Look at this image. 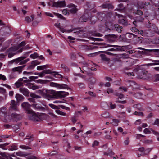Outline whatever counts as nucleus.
Listing matches in <instances>:
<instances>
[{
	"instance_id": "obj_58",
	"label": "nucleus",
	"mask_w": 159,
	"mask_h": 159,
	"mask_svg": "<svg viewBox=\"0 0 159 159\" xmlns=\"http://www.w3.org/2000/svg\"><path fill=\"white\" fill-rule=\"evenodd\" d=\"M129 138L128 137H127L126 138V139L124 141L125 144L127 145L129 144Z\"/></svg>"
},
{
	"instance_id": "obj_30",
	"label": "nucleus",
	"mask_w": 159,
	"mask_h": 159,
	"mask_svg": "<svg viewBox=\"0 0 159 159\" xmlns=\"http://www.w3.org/2000/svg\"><path fill=\"white\" fill-rule=\"evenodd\" d=\"M32 106L33 108L37 109L43 110L44 109L43 107L37 104H33L32 105Z\"/></svg>"
},
{
	"instance_id": "obj_8",
	"label": "nucleus",
	"mask_w": 159,
	"mask_h": 159,
	"mask_svg": "<svg viewBox=\"0 0 159 159\" xmlns=\"http://www.w3.org/2000/svg\"><path fill=\"white\" fill-rule=\"evenodd\" d=\"M128 56L126 54H123L122 56L120 58H114L113 60V65L115 66L116 67H119L122 66V61L121 59H123L124 58H127Z\"/></svg>"
},
{
	"instance_id": "obj_21",
	"label": "nucleus",
	"mask_w": 159,
	"mask_h": 159,
	"mask_svg": "<svg viewBox=\"0 0 159 159\" xmlns=\"http://www.w3.org/2000/svg\"><path fill=\"white\" fill-rule=\"evenodd\" d=\"M66 93L64 91H57V98L58 97H62L66 96Z\"/></svg>"
},
{
	"instance_id": "obj_45",
	"label": "nucleus",
	"mask_w": 159,
	"mask_h": 159,
	"mask_svg": "<svg viewBox=\"0 0 159 159\" xmlns=\"http://www.w3.org/2000/svg\"><path fill=\"white\" fill-rule=\"evenodd\" d=\"M62 13L64 15H69L70 13V12H69V10L67 9H63L62 11Z\"/></svg>"
},
{
	"instance_id": "obj_10",
	"label": "nucleus",
	"mask_w": 159,
	"mask_h": 159,
	"mask_svg": "<svg viewBox=\"0 0 159 159\" xmlns=\"http://www.w3.org/2000/svg\"><path fill=\"white\" fill-rule=\"evenodd\" d=\"M123 28L118 24H111L110 26L108 29L116 31L118 33H121Z\"/></svg>"
},
{
	"instance_id": "obj_33",
	"label": "nucleus",
	"mask_w": 159,
	"mask_h": 159,
	"mask_svg": "<svg viewBox=\"0 0 159 159\" xmlns=\"http://www.w3.org/2000/svg\"><path fill=\"white\" fill-rule=\"evenodd\" d=\"M39 57V54L36 52H34L33 54H31L30 57L33 59H35Z\"/></svg>"
},
{
	"instance_id": "obj_9",
	"label": "nucleus",
	"mask_w": 159,
	"mask_h": 159,
	"mask_svg": "<svg viewBox=\"0 0 159 159\" xmlns=\"http://www.w3.org/2000/svg\"><path fill=\"white\" fill-rule=\"evenodd\" d=\"M139 70H135L136 74L140 79H146L150 77V74H147L148 71L146 70L142 71L141 72H139Z\"/></svg>"
},
{
	"instance_id": "obj_22",
	"label": "nucleus",
	"mask_w": 159,
	"mask_h": 159,
	"mask_svg": "<svg viewBox=\"0 0 159 159\" xmlns=\"http://www.w3.org/2000/svg\"><path fill=\"white\" fill-rule=\"evenodd\" d=\"M60 30L62 33L66 32L67 33H70L73 31H75V29H71L69 30H66L63 28H60Z\"/></svg>"
},
{
	"instance_id": "obj_63",
	"label": "nucleus",
	"mask_w": 159,
	"mask_h": 159,
	"mask_svg": "<svg viewBox=\"0 0 159 159\" xmlns=\"http://www.w3.org/2000/svg\"><path fill=\"white\" fill-rule=\"evenodd\" d=\"M86 93H88L90 96H93V97H95L96 94H94L93 92H92L91 91H89L88 93L86 92Z\"/></svg>"
},
{
	"instance_id": "obj_29",
	"label": "nucleus",
	"mask_w": 159,
	"mask_h": 159,
	"mask_svg": "<svg viewBox=\"0 0 159 159\" xmlns=\"http://www.w3.org/2000/svg\"><path fill=\"white\" fill-rule=\"evenodd\" d=\"M13 70V72L12 73L11 75L10 76V79H13V78H15V77L13 76H15V71H17L18 72L19 74H20L22 72V70Z\"/></svg>"
},
{
	"instance_id": "obj_12",
	"label": "nucleus",
	"mask_w": 159,
	"mask_h": 159,
	"mask_svg": "<svg viewBox=\"0 0 159 159\" xmlns=\"http://www.w3.org/2000/svg\"><path fill=\"white\" fill-rule=\"evenodd\" d=\"M67 7L69 9V12L71 14H75L78 11V9L77 8V6L74 4L71 3L68 5Z\"/></svg>"
},
{
	"instance_id": "obj_11",
	"label": "nucleus",
	"mask_w": 159,
	"mask_h": 159,
	"mask_svg": "<svg viewBox=\"0 0 159 159\" xmlns=\"http://www.w3.org/2000/svg\"><path fill=\"white\" fill-rule=\"evenodd\" d=\"M10 105L9 108L10 111H18L17 103L14 100H12L11 101Z\"/></svg>"
},
{
	"instance_id": "obj_38",
	"label": "nucleus",
	"mask_w": 159,
	"mask_h": 159,
	"mask_svg": "<svg viewBox=\"0 0 159 159\" xmlns=\"http://www.w3.org/2000/svg\"><path fill=\"white\" fill-rule=\"evenodd\" d=\"M136 20L139 22H143L144 20V17L141 16L136 17Z\"/></svg>"
},
{
	"instance_id": "obj_48",
	"label": "nucleus",
	"mask_w": 159,
	"mask_h": 159,
	"mask_svg": "<svg viewBox=\"0 0 159 159\" xmlns=\"http://www.w3.org/2000/svg\"><path fill=\"white\" fill-rule=\"evenodd\" d=\"M102 116L103 117L107 118L109 117V115L108 112H106L102 114Z\"/></svg>"
},
{
	"instance_id": "obj_53",
	"label": "nucleus",
	"mask_w": 159,
	"mask_h": 159,
	"mask_svg": "<svg viewBox=\"0 0 159 159\" xmlns=\"http://www.w3.org/2000/svg\"><path fill=\"white\" fill-rule=\"evenodd\" d=\"M99 142L97 140H95L93 144H92V147H94L96 146H98L99 144Z\"/></svg>"
},
{
	"instance_id": "obj_6",
	"label": "nucleus",
	"mask_w": 159,
	"mask_h": 159,
	"mask_svg": "<svg viewBox=\"0 0 159 159\" xmlns=\"http://www.w3.org/2000/svg\"><path fill=\"white\" fill-rule=\"evenodd\" d=\"M80 19L83 22H86L89 19L91 23L93 24H95L97 20L98 19L97 16H93L92 17H90L88 14L85 13H84Z\"/></svg>"
},
{
	"instance_id": "obj_55",
	"label": "nucleus",
	"mask_w": 159,
	"mask_h": 159,
	"mask_svg": "<svg viewBox=\"0 0 159 159\" xmlns=\"http://www.w3.org/2000/svg\"><path fill=\"white\" fill-rule=\"evenodd\" d=\"M135 70H134V72L127 73V75L128 76H134L136 74Z\"/></svg>"
},
{
	"instance_id": "obj_13",
	"label": "nucleus",
	"mask_w": 159,
	"mask_h": 159,
	"mask_svg": "<svg viewBox=\"0 0 159 159\" xmlns=\"http://www.w3.org/2000/svg\"><path fill=\"white\" fill-rule=\"evenodd\" d=\"M66 6V4L64 1L54 2L52 3V7H63Z\"/></svg>"
},
{
	"instance_id": "obj_32",
	"label": "nucleus",
	"mask_w": 159,
	"mask_h": 159,
	"mask_svg": "<svg viewBox=\"0 0 159 159\" xmlns=\"http://www.w3.org/2000/svg\"><path fill=\"white\" fill-rule=\"evenodd\" d=\"M29 87L33 90H36L37 89L39 88V87L38 86L36 85H34L33 84H31L30 83L28 84Z\"/></svg>"
},
{
	"instance_id": "obj_19",
	"label": "nucleus",
	"mask_w": 159,
	"mask_h": 159,
	"mask_svg": "<svg viewBox=\"0 0 159 159\" xmlns=\"http://www.w3.org/2000/svg\"><path fill=\"white\" fill-rule=\"evenodd\" d=\"M19 90L24 95L29 96L30 92L28 89L24 87H21L19 89Z\"/></svg>"
},
{
	"instance_id": "obj_7",
	"label": "nucleus",
	"mask_w": 159,
	"mask_h": 159,
	"mask_svg": "<svg viewBox=\"0 0 159 159\" xmlns=\"http://www.w3.org/2000/svg\"><path fill=\"white\" fill-rule=\"evenodd\" d=\"M28 114H29V118L30 120L34 122L41 120V117L39 113H36L32 110V111Z\"/></svg>"
},
{
	"instance_id": "obj_44",
	"label": "nucleus",
	"mask_w": 159,
	"mask_h": 159,
	"mask_svg": "<svg viewBox=\"0 0 159 159\" xmlns=\"http://www.w3.org/2000/svg\"><path fill=\"white\" fill-rule=\"evenodd\" d=\"M26 66L25 65H23L21 66H20L12 68L11 70H22V69Z\"/></svg>"
},
{
	"instance_id": "obj_51",
	"label": "nucleus",
	"mask_w": 159,
	"mask_h": 159,
	"mask_svg": "<svg viewBox=\"0 0 159 159\" xmlns=\"http://www.w3.org/2000/svg\"><path fill=\"white\" fill-rule=\"evenodd\" d=\"M114 92V90L111 88H109L107 89V92L108 94L113 93Z\"/></svg>"
},
{
	"instance_id": "obj_23",
	"label": "nucleus",
	"mask_w": 159,
	"mask_h": 159,
	"mask_svg": "<svg viewBox=\"0 0 159 159\" xmlns=\"http://www.w3.org/2000/svg\"><path fill=\"white\" fill-rule=\"evenodd\" d=\"M50 66L48 65H46L42 66H39L37 67V70H45L48 68H50Z\"/></svg>"
},
{
	"instance_id": "obj_31",
	"label": "nucleus",
	"mask_w": 159,
	"mask_h": 159,
	"mask_svg": "<svg viewBox=\"0 0 159 159\" xmlns=\"http://www.w3.org/2000/svg\"><path fill=\"white\" fill-rule=\"evenodd\" d=\"M133 14L134 15L137 14L139 16H142L143 15V12L141 10L138 9L136 11H133Z\"/></svg>"
},
{
	"instance_id": "obj_57",
	"label": "nucleus",
	"mask_w": 159,
	"mask_h": 159,
	"mask_svg": "<svg viewBox=\"0 0 159 159\" xmlns=\"http://www.w3.org/2000/svg\"><path fill=\"white\" fill-rule=\"evenodd\" d=\"M143 143L145 144H150L152 143V140H146L144 141Z\"/></svg>"
},
{
	"instance_id": "obj_15",
	"label": "nucleus",
	"mask_w": 159,
	"mask_h": 159,
	"mask_svg": "<svg viewBox=\"0 0 159 159\" xmlns=\"http://www.w3.org/2000/svg\"><path fill=\"white\" fill-rule=\"evenodd\" d=\"M105 37L107 40L110 42H114L117 38L115 34H109L105 35Z\"/></svg>"
},
{
	"instance_id": "obj_28",
	"label": "nucleus",
	"mask_w": 159,
	"mask_h": 159,
	"mask_svg": "<svg viewBox=\"0 0 159 159\" xmlns=\"http://www.w3.org/2000/svg\"><path fill=\"white\" fill-rule=\"evenodd\" d=\"M19 49L18 47H11L8 50H7V52H15L17 51Z\"/></svg>"
},
{
	"instance_id": "obj_5",
	"label": "nucleus",
	"mask_w": 159,
	"mask_h": 159,
	"mask_svg": "<svg viewBox=\"0 0 159 159\" xmlns=\"http://www.w3.org/2000/svg\"><path fill=\"white\" fill-rule=\"evenodd\" d=\"M50 74L52 75H53L55 77L58 78H61L62 77V76L57 73V72L53 71L52 72L51 70H43L42 72L35 73L36 75L39 74V76L40 77H42L44 76L46 74Z\"/></svg>"
},
{
	"instance_id": "obj_3",
	"label": "nucleus",
	"mask_w": 159,
	"mask_h": 159,
	"mask_svg": "<svg viewBox=\"0 0 159 159\" xmlns=\"http://www.w3.org/2000/svg\"><path fill=\"white\" fill-rule=\"evenodd\" d=\"M43 96L48 100L57 98V92L53 90L43 89Z\"/></svg>"
},
{
	"instance_id": "obj_39",
	"label": "nucleus",
	"mask_w": 159,
	"mask_h": 159,
	"mask_svg": "<svg viewBox=\"0 0 159 159\" xmlns=\"http://www.w3.org/2000/svg\"><path fill=\"white\" fill-rule=\"evenodd\" d=\"M15 84L16 87L18 88L21 86H22L23 85V83L21 82L17 81L15 83Z\"/></svg>"
},
{
	"instance_id": "obj_4",
	"label": "nucleus",
	"mask_w": 159,
	"mask_h": 159,
	"mask_svg": "<svg viewBox=\"0 0 159 159\" xmlns=\"http://www.w3.org/2000/svg\"><path fill=\"white\" fill-rule=\"evenodd\" d=\"M26 57V56H23L11 60L8 62V65H10L14 63L15 64L19 63V65L25 64L30 60L29 58L25 59Z\"/></svg>"
},
{
	"instance_id": "obj_36",
	"label": "nucleus",
	"mask_w": 159,
	"mask_h": 159,
	"mask_svg": "<svg viewBox=\"0 0 159 159\" xmlns=\"http://www.w3.org/2000/svg\"><path fill=\"white\" fill-rule=\"evenodd\" d=\"M55 112L57 114L65 116L66 114V113L60 111V110H59V109L56 110H55Z\"/></svg>"
},
{
	"instance_id": "obj_41",
	"label": "nucleus",
	"mask_w": 159,
	"mask_h": 159,
	"mask_svg": "<svg viewBox=\"0 0 159 159\" xmlns=\"http://www.w3.org/2000/svg\"><path fill=\"white\" fill-rule=\"evenodd\" d=\"M81 72L82 73L84 74H87L88 76H90L91 75H93L94 73L91 72H87L86 71H84V72L82 70H81Z\"/></svg>"
},
{
	"instance_id": "obj_60",
	"label": "nucleus",
	"mask_w": 159,
	"mask_h": 159,
	"mask_svg": "<svg viewBox=\"0 0 159 159\" xmlns=\"http://www.w3.org/2000/svg\"><path fill=\"white\" fill-rule=\"evenodd\" d=\"M8 144H9V143H5L2 144H1V145H0V148H2L3 149H6L5 148H4V147L8 145Z\"/></svg>"
},
{
	"instance_id": "obj_59",
	"label": "nucleus",
	"mask_w": 159,
	"mask_h": 159,
	"mask_svg": "<svg viewBox=\"0 0 159 159\" xmlns=\"http://www.w3.org/2000/svg\"><path fill=\"white\" fill-rule=\"evenodd\" d=\"M78 85L79 87L81 89H83L84 88V84L83 83H80L78 84Z\"/></svg>"
},
{
	"instance_id": "obj_35",
	"label": "nucleus",
	"mask_w": 159,
	"mask_h": 159,
	"mask_svg": "<svg viewBox=\"0 0 159 159\" xmlns=\"http://www.w3.org/2000/svg\"><path fill=\"white\" fill-rule=\"evenodd\" d=\"M96 79L93 77H91L89 79V81L90 82V84L91 85H94L96 82Z\"/></svg>"
},
{
	"instance_id": "obj_37",
	"label": "nucleus",
	"mask_w": 159,
	"mask_h": 159,
	"mask_svg": "<svg viewBox=\"0 0 159 159\" xmlns=\"http://www.w3.org/2000/svg\"><path fill=\"white\" fill-rule=\"evenodd\" d=\"M54 14H55L57 17L60 18L62 20H65V18L61 14H60L58 13H54Z\"/></svg>"
},
{
	"instance_id": "obj_18",
	"label": "nucleus",
	"mask_w": 159,
	"mask_h": 159,
	"mask_svg": "<svg viewBox=\"0 0 159 159\" xmlns=\"http://www.w3.org/2000/svg\"><path fill=\"white\" fill-rule=\"evenodd\" d=\"M40 64V62L38 60H35L32 61L31 62V64L28 67V69H33L37 65Z\"/></svg>"
},
{
	"instance_id": "obj_47",
	"label": "nucleus",
	"mask_w": 159,
	"mask_h": 159,
	"mask_svg": "<svg viewBox=\"0 0 159 159\" xmlns=\"http://www.w3.org/2000/svg\"><path fill=\"white\" fill-rule=\"evenodd\" d=\"M20 148L23 149H30L31 148L28 146L24 145H21L20 146Z\"/></svg>"
},
{
	"instance_id": "obj_61",
	"label": "nucleus",
	"mask_w": 159,
	"mask_h": 159,
	"mask_svg": "<svg viewBox=\"0 0 159 159\" xmlns=\"http://www.w3.org/2000/svg\"><path fill=\"white\" fill-rule=\"evenodd\" d=\"M153 125H156L158 126H159V119H156L155 121L153 123Z\"/></svg>"
},
{
	"instance_id": "obj_1",
	"label": "nucleus",
	"mask_w": 159,
	"mask_h": 159,
	"mask_svg": "<svg viewBox=\"0 0 159 159\" xmlns=\"http://www.w3.org/2000/svg\"><path fill=\"white\" fill-rule=\"evenodd\" d=\"M92 44L99 46V47L101 48H105L107 47H113V48L107 49L105 51H102V53H105L109 55H113L114 54L109 52L108 51H118L122 50V47L118 45H114L107 44L104 43H92Z\"/></svg>"
},
{
	"instance_id": "obj_43",
	"label": "nucleus",
	"mask_w": 159,
	"mask_h": 159,
	"mask_svg": "<svg viewBox=\"0 0 159 159\" xmlns=\"http://www.w3.org/2000/svg\"><path fill=\"white\" fill-rule=\"evenodd\" d=\"M134 106L135 107H136L139 110L141 111H144V109L141 107V105L140 104H137Z\"/></svg>"
},
{
	"instance_id": "obj_34",
	"label": "nucleus",
	"mask_w": 159,
	"mask_h": 159,
	"mask_svg": "<svg viewBox=\"0 0 159 159\" xmlns=\"http://www.w3.org/2000/svg\"><path fill=\"white\" fill-rule=\"evenodd\" d=\"M30 96L33 98H40L41 97L40 96L37 95L34 93H31L30 94Z\"/></svg>"
},
{
	"instance_id": "obj_14",
	"label": "nucleus",
	"mask_w": 159,
	"mask_h": 159,
	"mask_svg": "<svg viewBox=\"0 0 159 159\" xmlns=\"http://www.w3.org/2000/svg\"><path fill=\"white\" fill-rule=\"evenodd\" d=\"M21 106L22 108L26 111V112L28 114L30 112L32 111V110L30 109V105L27 102H24L22 104Z\"/></svg>"
},
{
	"instance_id": "obj_26",
	"label": "nucleus",
	"mask_w": 159,
	"mask_h": 159,
	"mask_svg": "<svg viewBox=\"0 0 159 159\" xmlns=\"http://www.w3.org/2000/svg\"><path fill=\"white\" fill-rule=\"evenodd\" d=\"M100 56L101 57V59L103 61L108 62L110 60V59L107 57L106 56L105 54H101L100 55Z\"/></svg>"
},
{
	"instance_id": "obj_50",
	"label": "nucleus",
	"mask_w": 159,
	"mask_h": 159,
	"mask_svg": "<svg viewBox=\"0 0 159 159\" xmlns=\"http://www.w3.org/2000/svg\"><path fill=\"white\" fill-rule=\"evenodd\" d=\"M49 106L52 108L57 110L58 109H59L58 107L55 105H54L52 104H49Z\"/></svg>"
},
{
	"instance_id": "obj_64",
	"label": "nucleus",
	"mask_w": 159,
	"mask_h": 159,
	"mask_svg": "<svg viewBox=\"0 0 159 159\" xmlns=\"http://www.w3.org/2000/svg\"><path fill=\"white\" fill-rule=\"evenodd\" d=\"M110 108L111 109H114L116 107L115 104H112L111 102H109Z\"/></svg>"
},
{
	"instance_id": "obj_24",
	"label": "nucleus",
	"mask_w": 159,
	"mask_h": 159,
	"mask_svg": "<svg viewBox=\"0 0 159 159\" xmlns=\"http://www.w3.org/2000/svg\"><path fill=\"white\" fill-rule=\"evenodd\" d=\"M16 154L17 156L20 157H25L28 155V154L26 153L25 152L20 151H18L16 152Z\"/></svg>"
},
{
	"instance_id": "obj_62",
	"label": "nucleus",
	"mask_w": 159,
	"mask_h": 159,
	"mask_svg": "<svg viewBox=\"0 0 159 159\" xmlns=\"http://www.w3.org/2000/svg\"><path fill=\"white\" fill-rule=\"evenodd\" d=\"M25 20L28 23L30 22L31 21V18L29 16H26L25 18Z\"/></svg>"
},
{
	"instance_id": "obj_46",
	"label": "nucleus",
	"mask_w": 159,
	"mask_h": 159,
	"mask_svg": "<svg viewBox=\"0 0 159 159\" xmlns=\"http://www.w3.org/2000/svg\"><path fill=\"white\" fill-rule=\"evenodd\" d=\"M146 51L149 52H159V49H145Z\"/></svg>"
},
{
	"instance_id": "obj_2",
	"label": "nucleus",
	"mask_w": 159,
	"mask_h": 159,
	"mask_svg": "<svg viewBox=\"0 0 159 159\" xmlns=\"http://www.w3.org/2000/svg\"><path fill=\"white\" fill-rule=\"evenodd\" d=\"M97 16L99 20L102 21L105 24L113 21L114 17V15L111 12H98Z\"/></svg>"
},
{
	"instance_id": "obj_54",
	"label": "nucleus",
	"mask_w": 159,
	"mask_h": 159,
	"mask_svg": "<svg viewBox=\"0 0 159 159\" xmlns=\"http://www.w3.org/2000/svg\"><path fill=\"white\" fill-rule=\"evenodd\" d=\"M26 44L25 42V41H22V42L20 43L18 45V47L19 48L21 47L22 46H23L25 45Z\"/></svg>"
},
{
	"instance_id": "obj_49",
	"label": "nucleus",
	"mask_w": 159,
	"mask_h": 159,
	"mask_svg": "<svg viewBox=\"0 0 159 159\" xmlns=\"http://www.w3.org/2000/svg\"><path fill=\"white\" fill-rule=\"evenodd\" d=\"M77 116H74L72 117L71 118V120L73 124H75L76 123L77 121V119H76V117H77Z\"/></svg>"
},
{
	"instance_id": "obj_40",
	"label": "nucleus",
	"mask_w": 159,
	"mask_h": 159,
	"mask_svg": "<svg viewBox=\"0 0 159 159\" xmlns=\"http://www.w3.org/2000/svg\"><path fill=\"white\" fill-rule=\"evenodd\" d=\"M67 85L64 84H59L58 85V88H66L67 87Z\"/></svg>"
},
{
	"instance_id": "obj_27",
	"label": "nucleus",
	"mask_w": 159,
	"mask_h": 159,
	"mask_svg": "<svg viewBox=\"0 0 159 159\" xmlns=\"http://www.w3.org/2000/svg\"><path fill=\"white\" fill-rule=\"evenodd\" d=\"M118 22L119 24H121L124 26H125L127 25V22L126 20L123 19H119L118 21Z\"/></svg>"
},
{
	"instance_id": "obj_25",
	"label": "nucleus",
	"mask_w": 159,
	"mask_h": 159,
	"mask_svg": "<svg viewBox=\"0 0 159 159\" xmlns=\"http://www.w3.org/2000/svg\"><path fill=\"white\" fill-rule=\"evenodd\" d=\"M15 97L17 101H22L24 99V97L21 95L17 94L16 95Z\"/></svg>"
},
{
	"instance_id": "obj_17",
	"label": "nucleus",
	"mask_w": 159,
	"mask_h": 159,
	"mask_svg": "<svg viewBox=\"0 0 159 159\" xmlns=\"http://www.w3.org/2000/svg\"><path fill=\"white\" fill-rule=\"evenodd\" d=\"M98 48V47L95 46H93L91 45H82L81 48L86 51H88L90 50H92Z\"/></svg>"
},
{
	"instance_id": "obj_42",
	"label": "nucleus",
	"mask_w": 159,
	"mask_h": 159,
	"mask_svg": "<svg viewBox=\"0 0 159 159\" xmlns=\"http://www.w3.org/2000/svg\"><path fill=\"white\" fill-rule=\"evenodd\" d=\"M112 124L115 126H117L118 125V123L119 121L118 120L113 119L112 120Z\"/></svg>"
},
{
	"instance_id": "obj_20",
	"label": "nucleus",
	"mask_w": 159,
	"mask_h": 159,
	"mask_svg": "<svg viewBox=\"0 0 159 159\" xmlns=\"http://www.w3.org/2000/svg\"><path fill=\"white\" fill-rule=\"evenodd\" d=\"M102 8L104 9H112L113 8V6L110 3H106L102 5Z\"/></svg>"
},
{
	"instance_id": "obj_52",
	"label": "nucleus",
	"mask_w": 159,
	"mask_h": 159,
	"mask_svg": "<svg viewBox=\"0 0 159 159\" xmlns=\"http://www.w3.org/2000/svg\"><path fill=\"white\" fill-rule=\"evenodd\" d=\"M0 154L3 157L6 158L7 159H8L9 155L8 154L5 153H1Z\"/></svg>"
},
{
	"instance_id": "obj_16",
	"label": "nucleus",
	"mask_w": 159,
	"mask_h": 159,
	"mask_svg": "<svg viewBox=\"0 0 159 159\" xmlns=\"http://www.w3.org/2000/svg\"><path fill=\"white\" fill-rule=\"evenodd\" d=\"M11 117L14 121L17 122L20 120L22 118V116L20 114L13 113L11 114Z\"/></svg>"
},
{
	"instance_id": "obj_56",
	"label": "nucleus",
	"mask_w": 159,
	"mask_h": 159,
	"mask_svg": "<svg viewBox=\"0 0 159 159\" xmlns=\"http://www.w3.org/2000/svg\"><path fill=\"white\" fill-rule=\"evenodd\" d=\"M50 85L52 87H58V85H59V84L54 83L53 82H51L50 83Z\"/></svg>"
}]
</instances>
